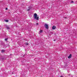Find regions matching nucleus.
<instances>
[{"instance_id":"nucleus-1","label":"nucleus","mask_w":77,"mask_h":77,"mask_svg":"<svg viewBox=\"0 0 77 77\" xmlns=\"http://www.w3.org/2000/svg\"><path fill=\"white\" fill-rule=\"evenodd\" d=\"M38 15L36 13H35L34 14V19H36V20H39V17H38Z\"/></svg>"},{"instance_id":"nucleus-2","label":"nucleus","mask_w":77,"mask_h":77,"mask_svg":"<svg viewBox=\"0 0 77 77\" xmlns=\"http://www.w3.org/2000/svg\"><path fill=\"white\" fill-rule=\"evenodd\" d=\"M45 27L46 29H48V25L47 24H45Z\"/></svg>"},{"instance_id":"nucleus-3","label":"nucleus","mask_w":77,"mask_h":77,"mask_svg":"<svg viewBox=\"0 0 77 77\" xmlns=\"http://www.w3.org/2000/svg\"><path fill=\"white\" fill-rule=\"evenodd\" d=\"M56 26H53L52 27V29L53 30H54V29H56Z\"/></svg>"},{"instance_id":"nucleus-4","label":"nucleus","mask_w":77,"mask_h":77,"mask_svg":"<svg viewBox=\"0 0 77 77\" xmlns=\"http://www.w3.org/2000/svg\"><path fill=\"white\" fill-rule=\"evenodd\" d=\"M42 32H43L42 30H40L39 32H38V33H39V34H41V33H42Z\"/></svg>"},{"instance_id":"nucleus-5","label":"nucleus","mask_w":77,"mask_h":77,"mask_svg":"<svg viewBox=\"0 0 77 77\" xmlns=\"http://www.w3.org/2000/svg\"><path fill=\"white\" fill-rule=\"evenodd\" d=\"M72 56V55H71V54H70L69 56L68 57V58H69V59H70Z\"/></svg>"},{"instance_id":"nucleus-6","label":"nucleus","mask_w":77,"mask_h":77,"mask_svg":"<svg viewBox=\"0 0 77 77\" xmlns=\"http://www.w3.org/2000/svg\"><path fill=\"white\" fill-rule=\"evenodd\" d=\"M5 22H7V23H8V22H9V20H5Z\"/></svg>"},{"instance_id":"nucleus-7","label":"nucleus","mask_w":77,"mask_h":77,"mask_svg":"<svg viewBox=\"0 0 77 77\" xmlns=\"http://www.w3.org/2000/svg\"><path fill=\"white\" fill-rule=\"evenodd\" d=\"M5 51L4 50H2V53H3L4 52H5Z\"/></svg>"},{"instance_id":"nucleus-8","label":"nucleus","mask_w":77,"mask_h":77,"mask_svg":"<svg viewBox=\"0 0 77 77\" xmlns=\"http://www.w3.org/2000/svg\"><path fill=\"white\" fill-rule=\"evenodd\" d=\"M30 10H31V8H29V9H28V11H30Z\"/></svg>"},{"instance_id":"nucleus-9","label":"nucleus","mask_w":77,"mask_h":77,"mask_svg":"<svg viewBox=\"0 0 77 77\" xmlns=\"http://www.w3.org/2000/svg\"><path fill=\"white\" fill-rule=\"evenodd\" d=\"M26 45H29V44L27 43H26Z\"/></svg>"},{"instance_id":"nucleus-10","label":"nucleus","mask_w":77,"mask_h":77,"mask_svg":"<svg viewBox=\"0 0 77 77\" xmlns=\"http://www.w3.org/2000/svg\"><path fill=\"white\" fill-rule=\"evenodd\" d=\"M5 40L6 41L8 40V38H5Z\"/></svg>"},{"instance_id":"nucleus-11","label":"nucleus","mask_w":77,"mask_h":77,"mask_svg":"<svg viewBox=\"0 0 77 77\" xmlns=\"http://www.w3.org/2000/svg\"><path fill=\"white\" fill-rule=\"evenodd\" d=\"M7 29H9V27H7Z\"/></svg>"},{"instance_id":"nucleus-12","label":"nucleus","mask_w":77,"mask_h":77,"mask_svg":"<svg viewBox=\"0 0 77 77\" xmlns=\"http://www.w3.org/2000/svg\"><path fill=\"white\" fill-rule=\"evenodd\" d=\"M71 3H74V1H72L71 2Z\"/></svg>"},{"instance_id":"nucleus-13","label":"nucleus","mask_w":77,"mask_h":77,"mask_svg":"<svg viewBox=\"0 0 77 77\" xmlns=\"http://www.w3.org/2000/svg\"><path fill=\"white\" fill-rule=\"evenodd\" d=\"M38 24H39L38 23H36V25H38Z\"/></svg>"},{"instance_id":"nucleus-14","label":"nucleus","mask_w":77,"mask_h":77,"mask_svg":"<svg viewBox=\"0 0 77 77\" xmlns=\"http://www.w3.org/2000/svg\"><path fill=\"white\" fill-rule=\"evenodd\" d=\"M54 41H56V40L55 39H54Z\"/></svg>"},{"instance_id":"nucleus-15","label":"nucleus","mask_w":77,"mask_h":77,"mask_svg":"<svg viewBox=\"0 0 77 77\" xmlns=\"http://www.w3.org/2000/svg\"><path fill=\"white\" fill-rule=\"evenodd\" d=\"M64 18H66V17H64Z\"/></svg>"},{"instance_id":"nucleus-16","label":"nucleus","mask_w":77,"mask_h":77,"mask_svg":"<svg viewBox=\"0 0 77 77\" xmlns=\"http://www.w3.org/2000/svg\"><path fill=\"white\" fill-rule=\"evenodd\" d=\"M6 10H8V8H6Z\"/></svg>"},{"instance_id":"nucleus-17","label":"nucleus","mask_w":77,"mask_h":77,"mask_svg":"<svg viewBox=\"0 0 77 77\" xmlns=\"http://www.w3.org/2000/svg\"><path fill=\"white\" fill-rule=\"evenodd\" d=\"M60 77H63V76H60Z\"/></svg>"},{"instance_id":"nucleus-18","label":"nucleus","mask_w":77,"mask_h":77,"mask_svg":"<svg viewBox=\"0 0 77 77\" xmlns=\"http://www.w3.org/2000/svg\"><path fill=\"white\" fill-rule=\"evenodd\" d=\"M14 73H13V72H12V74H13Z\"/></svg>"}]
</instances>
